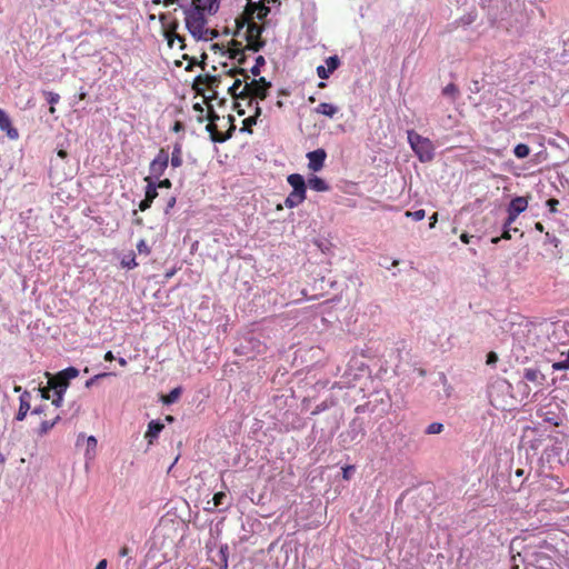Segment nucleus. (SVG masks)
Listing matches in <instances>:
<instances>
[{
    "label": "nucleus",
    "mask_w": 569,
    "mask_h": 569,
    "mask_svg": "<svg viewBox=\"0 0 569 569\" xmlns=\"http://www.w3.org/2000/svg\"><path fill=\"white\" fill-rule=\"evenodd\" d=\"M219 9V0H191L184 10V23L196 40H211L216 33L208 27L207 19Z\"/></svg>",
    "instance_id": "nucleus-1"
},
{
    "label": "nucleus",
    "mask_w": 569,
    "mask_h": 569,
    "mask_svg": "<svg viewBox=\"0 0 569 569\" xmlns=\"http://www.w3.org/2000/svg\"><path fill=\"white\" fill-rule=\"evenodd\" d=\"M537 508L546 512H560L569 508V488H563L558 478L545 477L535 490Z\"/></svg>",
    "instance_id": "nucleus-2"
},
{
    "label": "nucleus",
    "mask_w": 569,
    "mask_h": 569,
    "mask_svg": "<svg viewBox=\"0 0 569 569\" xmlns=\"http://www.w3.org/2000/svg\"><path fill=\"white\" fill-rule=\"evenodd\" d=\"M270 82H267L264 78L252 79L242 83L240 79H236L228 91L233 98L248 99L249 106L253 107L259 104L260 100H263L269 91Z\"/></svg>",
    "instance_id": "nucleus-3"
},
{
    "label": "nucleus",
    "mask_w": 569,
    "mask_h": 569,
    "mask_svg": "<svg viewBox=\"0 0 569 569\" xmlns=\"http://www.w3.org/2000/svg\"><path fill=\"white\" fill-rule=\"evenodd\" d=\"M526 557L538 569H552L560 557V552L551 543L542 541L526 551Z\"/></svg>",
    "instance_id": "nucleus-4"
},
{
    "label": "nucleus",
    "mask_w": 569,
    "mask_h": 569,
    "mask_svg": "<svg viewBox=\"0 0 569 569\" xmlns=\"http://www.w3.org/2000/svg\"><path fill=\"white\" fill-rule=\"evenodd\" d=\"M244 12L241 17L240 28L247 26L251 34H259L261 28L256 23V20H263L270 12L267 0H247Z\"/></svg>",
    "instance_id": "nucleus-5"
},
{
    "label": "nucleus",
    "mask_w": 569,
    "mask_h": 569,
    "mask_svg": "<svg viewBox=\"0 0 569 569\" xmlns=\"http://www.w3.org/2000/svg\"><path fill=\"white\" fill-rule=\"evenodd\" d=\"M408 142L415 154L421 162L432 160L435 156V146L429 138L422 137L413 130L407 132Z\"/></svg>",
    "instance_id": "nucleus-6"
},
{
    "label": "nucleus",
    "mask_w": 569,
    "mask_h": 569,
    "mask_svg": "<svg viewBox=\"0 0 569 569\" xmlns=\"http://www.w3.org/2000/svg\"><path fill=\"white\" fill-rule=\"evenodd\" d=\"M169 163V154L167 151L161 149L154 159L151 161L149 166L150 174L147 178H153L154 180H159L160 177L164 173Z\"/></svg>",
    "instance_id": "nucleus-7"
},
{
    "label": "nucleus",
    "mask_w": 569,
    "mask_h": 569,
    "mask_svg": "<svg viewBox=\"0 0 569 569\" xmlns=\"http://www.w3.org/2000/svg\"><path fill=\"white\" fill-rule=\"evenodd\" d=\"M528 208V200L527 198L525 197H516L513 198L509 206H508V219H507V224L508 226H511L516 219L518 218V216L522 212H525Z\"/></svg>",
    "instance_id": "nucleus-8"
},
{
    "label": "nucleus",
    "mask_w": 569,
    "mask_h": 569,
    "mask_svg": "<svg viewBox=\"0 0 569 569\" xmlns=\"http://www.w3.org/2000/svg\"><path fill=\"white\" fill-rule=\"evenodd\" d=\"M326 158L327 152L322 148L308 152V169L312 172L320 171L325 166Z\"/></svg>",
    "instance_id": "nucleus-9"
},
{
    "label": "nucleus",
    "mask_w": 569,
    "mask_h": 569,
    "mask_svg": "<svg viewBox=\"0 0 569 569\" xmlns=\"http://www.w3.org/2000/svg\"><path fill=\"white\" fill-rule=\"evenodd\" d=\"M79 376V370L74 367H68L59 371L54 377L49 379V385H64L68 388V382Z\"/></svg>",
    "instance_id": "nucleus-10"
},
{
    "label": "nucleus",
    "mask_w": 569,
    "mask_h": 569,
    "mask_svg": "<svg viewBox=\"0 0 569 569\" xmlns=\"http://www.w3.org/2000/svg\"><path fill=\"white\" fill-rule=\"evenodd\" d=\"M340 60L337 56L326 59L325 66L317 67V74L320 79H328L339 67Z\"/></svg>",
    "instance_id": "nucleus-11"
},
{
    "label": "nucleus",
    "mask_w": 569,
    "mask_h": 569,
    "mask_svg": "<svg viewBox=\"0 0 569 569\" xmlns=\"http://www.w3.org/2000/svg\"><path fill=\"white\" fill-rule=\"evenodd\" d=\"M287 182L292 188L291 192H295L303 198L307 197V186L305 178L299 173H291L287 177Z\"/></svg>",
    "instance_id": "nucleus-12"
},
{
    "label": "nucleus",
    "mask_w": 569,
    "mask_h": 569,
    "mask_svg": "<svg viewBox=\"0 0 569 569\" xmlns=\"http://www.w3.org/2000/svg\"><path fill=\"white\" fill-rule=\"evenodd\" d=\"M0 130L6 132L9 139L17 140L19 138L18 130L12 126L8 113L0 108Z\"/></svg>",
    "instance_id": "nucleus-13"
},
{
    "label": "nucleus",
    "mask_w": 569,
    "mask_h": 569,
    "mask_svg": "<svg viewBox=\"0 0 569 569\" xmlns=\"http://www.w3.org/2000/svg\"><path fill=\"white\" fill-rule=\"evenodd\" d=\"M81 439L84 440V442H86L84 458L87 460H93L97 456V446H98L97 438L94 436L84 437V435H79L78 442Z\"/></svg>",
    "instance_id": "nucleus-14"
},
{
    "label": "nucleus",
    "mask_w": 569,
    "mask_h": 569,
    "mask_svg": "<svg viewBox=\"0 0 569 569\" xmlns=\"http://www.w3.org/2000/svg\"><path fill=\"white\" fill-rule=\"evenodd\" d=\"M30 398L31 395L28 391H23L19 398V410L17 412L16 419L18 421H22L26 419L29 410H30Z\"/></svg>",
    "instance_id": "nucleus-15"
},
{
    "label": "nucleus",
    "mask_w": 569,
    "mask_h": 569,
    "mask_svg": "<svg viewBox=\"0 0 569 569\" xmlns=\"http://www.w3.org/2000/svg\"><path fill=\"white\" fill-rule=\"evenodd\" d=\"M338 111V106L330 102H321L313 110L315 113L325 116L329 119L335 118Z\"/></svg>",
    "instance_id": "nucleus-16"
},
{
    "label": "nucleus",
    "mask_w": 569,
    "mask_h": 569,
    "mask_svg": "<svg viewBox=\"0 0 569 569\" xmlns=\"http://www.w3.org/2000/svg\"><path fill=\"white\" fill-rule=\"evenodd\" d=\"M163 428L164 425L161 423L159 420H151L148 423V429L146 431L144 438L151 445L153 440L158 438L159 433L163 430Z\"/></svg>",
    "instance_id": "nucleus-17"
},
{
    "label": "nucleus",
    "mask_w": 569,
    "mask_h": 569,
    "mask_svg": "<svg viewBox=\"0 0 569 569\" xmlns=\"http://www.w3.org/2000/svg\"><path fill=\"white\" fill-rule=\"evenodd\" d=\"M307 183L311 190L317 192H326L330 189L329 184L318 176H311Z\"/></svg>",
    "instance_id": "nucleus-18"
},
{
    "label": "nucleus",
    "mask_w": 569,
    "mask_h": 569,
    "mask_svg": "<svg viewBox=\"0 0 569 569\" xmlns=\"http://www.w3.org/2000/svg\"><path fill=\"white\" fill-rule=\"evenodd\" d=\"M51 389L54 390L56 397L52 400V405L57 408L61 407L63 403V396L66 392V386L64 385H49Z\"/></svg>",
    "instance_id": "nucleus-19"
},
{
    "label": "nucleus",
    "mask_w": 569,
    "mask_h": 569,
    "mask_svg": "<svg viewBox=\"0 0 569 569\" xmlns=\"http://www.w3.org/2000/svg\"><path fill=\"white\" fill-rule=\"evenodd\" d=\"M147 183L146 186V198L151 199L152 201L158 197V187L157 181L153 178H144Z\"/></svg>",
    "instance_id": "nucleus-20"
},
{
    "label": "nucleus",
    "mask_w": 569,
    "mask_h": 569,
    "mask_svg": "<svg viewBox=\"0 0 569 569\" xmlns=\"http://www.w3.org/2000/svg\"><path fill=\"white\" fill-rule=\"evenodd\" d=\"M525 379L530 381V382H535L537 385H541L542 383V380H543V377L542 375L540 373L539 370L537 369H533V368H527L525 370Z\"/></svg>",
    "instance_id": "nucleus-21"
},
{
    "label": "nucleus",
    "mask_w": 569,
    "mask_h": 569,
    "mask_svg": "<svg viewBox=\"0 0 569 569\" xmlns=\"http://www.w3.org/2000/svg\"><path fill=\"white\" fill-rule=\"evenodd\" d=\"M253 110L254 113L243 120V130H247L248 132L251 131L250 127L257 123V119L261 114V108L258 106V103L253 106Z\"/></svg>",
    "instance_id": "nucleus-22"
},
{
    "label": "nucleus",
    "mask_w": 569,
    "mask_h": 569,
    "mask_svg": "<svg viewBox=\"0 0 569 569\" xmlns=\"http://www.w3.org/2000/svg\"><path fill=\"white\" fill-rule=\"evenodd\" d=\"M305 200H306V198H303L295 192H290L284 200V206L289 209H292V208L300 206Z\"/></svg>",
    "instance_id": "nucleus-23"
},
{
    "label": "nucleus",
    "mask_w": 569,
    "mask_h": 569,
    "mask_svg": "<svg viewBox=\"0 0 569 569\" xmlns=\"http://www.w3.org/2000/svg\"><path fill=\"white\" fill-rule=\"evenodd\" d=\"M59 420H60V416H56V418L51 421H48V420L42 421L38 429V435L43 436V435L48 433L56 426V423Z\"/></svg>",
    "instance_id": "nucleus-24"
},
{
    "label": "nucleus",
    "mask_w": 569,
    "mask_h": 569,
    "mask_svg": "<svg viewBox=\"0 0 569 569\" xmlns=\"http://www.w3.org/2000/svg\"><path fill=\"white\" fill-rule=\"evenodd\" d=\"M181 395V388H174L172 389L167 396L162 397V402L164 405H171L176 402Z\"/></svg>",
    "instance_id": "nucleus-25"
},
{
    "label": "nucleus",
    "mask_w": 569,
    "mask_h": 569,
    "mask_svg": "<svg viewBox=\"0 0 569 569\" xmlns=\"http://www.w3.org/2000/svg\"><path fill=\"white\" fill-rule=\"evenodd\" d=\"M170 163L173 168H178L182 164L181 148L179 146H176L173 148V151H172V154L170 158Z\"/></svg>",
    "instance_id": "nucleus-26"
},
{
    "label": "nucleus",
    "mask_w": 569,
    "mask_h": 569,
    "mask_svg": "<svg viewBox=\"0 0 569 569\" xmlns=\"http://www.w3.org/2000/svg\"><path fill=\"white\" fill-rule=\"evenodd\" d=\"M513 153L517 158L523 159L529 156L530 148L525 143H518L513 149Z\"/></svg>",
    "instance_id": "nucleus-27"
},
{
    "label": "nucleus",
    "mask_w": 569,
    "mask_h": 569,
    "mask_svg": "<svg viewBox=\"0 0 569 569\" xmlns=\"http://www.w3.org/2000/svg\"><path fill=\"white\" fill-rule=\"evenodd\" d=\"M121 266L126 269H133L138 266L136 261V257L133 252H130L129 254L124 256L121 259Z\"/></svg>",
    "instance_id": "nucleus-28"
},
{
    "label": "nucleus",
    "mask_w": 569,
    "mask_h": 569,
    "mask_svg": "<svg viewBox=\"0 0 569 569\" xmlns=\"http://www.w3.org/2000/svg\"><path fill=\"white\" fill-rule=\"evenodd\" d=\"M552 369L555 371L569 370V349L563 359L552 363Z\"/></svg>",
    "instance_id": "nucleus-29"
},
{
    "label": "nucleus",
    "mask_w": 569,
    "mask_h": 569,
    "mask_svg": "<svg viewBox=\"0 0 569 569\" xmlns=\"http://www.w3.org/2000/svg\"><path fill=\"white\" fill-rule=\"evenodd\" d=\"M44 94H46L47 101L51 104L50 110H49L50 113H54L56 109L53 106L59 102L60 96L58 93L51 92V91L44 92Z\"/></svg>",
    "instance_id": "nucleus-30"
},
{
    "label": "nucleus",
    "mask_w": 569,
    "mask_h": 569,
    "mask_svg": "<svg viewBox=\"0 0 569 569\" xmlns=\"http://www.w3.org/2000/svg\"><path fill=\"white\" fill-rule=\"evenodd\" d=\"M405 216L407 218H411L415 221H421L426 217V211L423 209H419V210H416V211H406Z\"/></svg>",
    "instance_id": "nucleus-31"
},
{
    "label": "nucleus",
    "mask_w": 569,
    "mask_h": 569,
    "mask_svg": "<svg viewBox=\"0 0 569 569\" xmlns=\"http://www.w3.org/2000/svg\"><path fill=\"white\" fill-rule=\"evenodd\" d=\"M442 430H443V425L441 422H432L427 427L426 433L438 435V433L442 432Z\"/></svg>",
    "instance_id": "nucleus-32"
},
{
    "label": "nucleus",
    "mask_w": 569,
    "mask_h": 569,
    "mask_svg": "<svg viewBox=\"0 0 569 569\" xmlns=\"http://www.w3.org/2000/svg\"><path fill=\"white\" fill-rule=\"evenodd\" d=\"M167 40H168V44L170 48H173L176 46V43L179 44V48H182L181 46V37L179 34H174V33H171V32H168L167 33Z\"/></svg>",
    "instance_id": "nucleus-33"
},
{
    "label": "nucleus",
    "mask_w": 569,
    "mask_h": 569,
    "mask_svg": "<svg viewBox=\"0 0 569 569\" xmlns=\"http://www.w3.org/2000/svg\"><path fill=\"white\" fill-rule=\"evenodd\" d=\"M137 250L139 253H143V254H149L150 253V248L149 246L147 244V242L141 239L138 243H137Z\"/></svg>",
    "instance_id": "nucleus-34"
},
{
    "label": "nucleus",
    "mask_w": 569,
    "mask_h": 569,
    "mask_svg": "<svg viewBox=\"0 0 569 569\" xmlns=\"http://www.w3.org/2000/svg\"><path fill=\"white\" fill-rule=\"evenodd\" d=\"M109 375H110V373L103 372V373H98V375L93 376L91 379H89V380H87V381H86V388H90V387H92V386H93V383H94L97 380H99V379H101V378H104V377H107V376H109Z\"/></svg>",
    "instance_id": "nucleus-35"
},
{
    "label": "nucleus",
    "mask_w": 569,
    "mask_h": 569,
    "mask_svg": "<svg viewBox=\"0 0 569 569\" xmlns=\"http://www.w3.org/2000/svg\"><path fill=\"white\" fill-rule=\"evenodd\" d=\"M226 498V493L220 491V492H217L213 498H212V501H213V507H218L222 503L223 499Z\"/></svg>",
    "instance_id": "nucleus-36"
},
{
    "label": "nucleus",
    "mask_w": 569,
    "mask_h": 569,
    "mask_svg": "<svg viewBox=\"0 0 569 569\" xmlns=\"http://www.w3.org/2000/svg\"><path fill=\"white\" fill-rule=\"evenodd\" d=\"M207 130L211 132V138L213 141L223 142L226 140L222 136L213 133V124L209 123L207 126Z\"/></svg>",
    "instance_id": "nucleus-37"
},
{
    "label": "nucleus",
    "mask_w": 569,
    "mask_h": 569,
    "mask_svg": "<svg viewBox=\"0 0 569 569\" xmlns=\"http://www.w3.org/2000/svg\"><path fill=\"white\" fill-rule=\"evenodd\" d=\"M151 203H152V200L144 197V199L139 204V209L141 211H144L150 208Z\"/></svg>",
    "instance_id": "nucleus-38"
},
{
    "label": "nucleus",
    "mask_w": 569,
    "mask_h": 569,
    "mask_svg": "<svg viewBox=\"0 0 569 569\" xmlns=\"http://www.w3.org/2000/svg\"><path fill=\"white\" fill-rule=\"evenodd\" d=\"M171 186L172 184H171V181L169 179H163V180H158L157 181V187L158 188H167V189H169V188H171Z\"/></svg>",
    "instance_id": "nucleus-39"
},
{
    "label": "nucleus",
    "mask_w": 569,
    "mask_h": 569,
    "mask_svg": "<svg viewBox=\"0 0 569 569\" xmlns=\"http://www.w3.org/2000/svg\"><path fill=\"white\" fill-rule=\"evenodd\" d=\"M547 204L550 208V210L555 212L557 210V206L559 204V202L556 199H550L547 201Z\"/></svg>",
    "instance_id": "nucleus-40"
},
{
    "label": "nucleus",
    "mask_w": 569,
    "mask_h": 569,
    "mask_svg": "<svg viewBox=\"0 0 569 569\" xmlns=\"http://www.w3.org/2000/svg\"><path fill=\"white\" fill-rule=\"evenodd\" d=\"M498 360V357L495 352H490L487 357V363L492 365Z\"/></svg>",
    "instance_id": "nucleus-41"
},
{
    "label": "nucleus",
    "mask_w": 569,
    "mask_h": 569,
    "mask_svg": "<svg viewBox=\"0 0 569 569\" xmlns=\"http://www.w3.org/2000/svg\"><path fill=\"white\" fill-rule=\"evenodd\" d=\"M502 238L503 239H510L511 238L510 226H508L507 222L505 223V230H503V233H502Z\"/></svg>",
    "instance_id": "nucleus-42"
},
{
    "label": "nucleus",
    "mask_w": 569,
    "mask_h": 569,
    "mask_svg": "<svg viewBox=\"0 0 569 569\" xmlns=\"http://www.w3.org/2000/svg\"><path fill=\"white\" fill-rule=\"evenodd\" d=\"M176 204V198L171 197L167 203L166 212H169Z\"/></svg>",
    "instance_id": "nucleus-43"
},
{
    "label": "nucleus",
    "mask_w": 569,
    "mask_h": 569,
    "mask_svg": "<svg viewBox=\"0 0 569 569\" xmlns=\"http://www.w3.org/2000/svg\"><path fill=\"white\" fill-rule=\"evenodd\" d=\"M437 221H438V214H437V213H433V214L430 217L429 228H430V229L435 228V226H436Z\"/></svg>",
    "instance_id": "nucleus-44"
},
{
    "label": "nucleus",
    "mask_w": 569,
    "mask_h": 569,
    "mask_svg": "<svg viewBox=\"0 0 569 569\" xmlns=\"http://www.w3.org/2000/svg\"><path fill=\"white\" fill-rule=\"evenodd\" d=\"M443 92L446 94H451L456 92V87L453 84H449L445 88Z\"/></svg>",
    "instance_id": "nucleus-45"
},
{
    "label": "nucleus",
    "mask_w": 569,
    "mask_h": 569,
    "mask_svg": "<svg viewBox=\"0 0 569 569\" xmlns=\"http://www.w3.org/2000/svg\"><path fill=\"white\" fill-rule=\"evenodd\" d=\"M94 569H107V560H106V559L100 560V561L97 563V566H96V568H94Z\"/></svg>",
    "instance_id": "nucleus-46"
},
{
    "label": "nucleus",
    "mask_w": 569,
    "mask_h": 569,
    "mask_svg": "<svg viewBox=\"0 0 569 569\" xmlns=\"http://www.w3.org/2000/svg\"><path fill=\"white\" fill-rule=\"evenodd\" d=\"M471 238H472V237H471V236H468L467 233H462V234L460 236V240H461L463 243H469Z\"/></svg>",
    "instance_id": "nucleus-47"
},
{
    "label": "nucleus",
    "mask_w": 569,
    "mask_h": 569,
    "mask_svg": "<svg viewBox=\"0 0 569 569\" xmlns=\"http://www.w3.org/2000/svg\"><path fill=\"white\" fill-rule=\"evenodd\" d=\"M113 359H114V356H113L112 351H107V352L104 353V360H107V361H111V360H113Z\"/></svg>",
    "instance_id": "nucleus-48"
},
{
    "label": "nucleus",
    "mask_w": 569,
    "mask_h": 569,
    "mask_svg": "<svg viewBox=\"0 0 569 569\" xmlns=\"http://www.w3.org/2000/svg\"><path fill=\"white\" fill-rule=\"evenodd\" d=\"M352 470V467L348 466L343 468V478L349 479V472Z\"/></svg>",
    "instance_id": "nucleus-49"
},
{
    "label": "nucleus",
    "mask_w": 569,
    "mask_h": 569,
    "mask_svg": "<svg viewBox=\"0 0 569 569\" xmlns=\"http://www.w3.org/2000/svg\"><path fill=\"white\" fill-rule=\"evenodd\" d=\"M216 507H213V501H208L207 507H204V510L207 511H213Z\"/></svg>",
    "instance_id": "nucleus-50"
},
{
    "label": "nucleus",
    "mask_w": 569,
    "mask_h": 569,
    "mask_svg": "<svg viewBox=\"0 0 569 569\" xmlns=\"http://www.w3.org/2000/svg\"><path fill=\"white\" fill-rule=\"evenodd\" d=\"M40 391H41L42 398H44V399H49L50 398L48 389H40Z\"/></svg>",
    "instance_id": "nucleus-51"
},
{
    "label": "nucleus",
    "mask_w": 569,
    "mask_h": 569,
    "mask_svg": "<svg viewBox=\"0 0 569 569\" xmlns=\"http://www.w3.org/2000/svg\"><path fill=\"white\" fill-rule=\"evenodd\" d=\"M43 412V409L41 407L34 408L31 413L32 415H41Z\"/></svg>",
    "instance_id": "nucleus-52"
},
{
    "label": "nucleus",
    "mask_w": 569,
    "mask_h": 569,
    "mask_svg": "<svg viewBox=\"0 0 569 569\" xmlns=\"http://www.w3.org/2000/svg\"><path fill=\"white\" fill-rule=\"evenodd\" d=\"M128 552H129V551H128V548H126V547H123V548L119 551V553H120V556H121V557H126V556H128Z\"/></svg>",
    "instance_id": "nucleus-53"
},
{
    "label": "nucleus",
    "mask_w": 569,
    "mask_h": 569,
    "mask_svg": "<svg viewBox=\"0 0 569 569\" xmlns=\"http://www.w3.org/2000/svg\"><path fill=\"white\" fill-rule=\"evenodd\" d=\"M118 362L121 367H126L127 366V360L124 358H118Z\"/></svg>",
    "instance_id": "nucleus-54"
},
{
    "label": "nucleus",
    "mask_w": 569,
    "mask_h": 569,
    "mask_svg": "<svg viewBox=\"0 0 569 569\" xmlns=\"http://www.w3.org/2000/svg\"><path fill=\"white\" fill-rule=\"evenodd\" d=\"M58 156H59L60 158H66V157H67V152H66L64 150H59V151H58Z\"/></svg>",
    "instance_id": "nucleus-55"
},
{
    "label": "nucleus",
    "mask_w": 569,
    "mask_h": 569,
    "mask_svg": "<svg viewBox=\"0 0 569 569\" xmlns=\"http://www.w3.org/2000/svg\"><path fill=\"white\" fill-rule=\"evenodd\" d=\"M490 399H491V403H492L493 406H496V407H500V405H499V403H497V401L495 400V398H493L492 393L490 395Z\"/></svg>",
    "instance_id": "nucleus-56"
},
{
    "label": "nucleus",
    "mask_w": 569,
    "mask_h": 569,
    "mask_svg": "<svg viewBox=\"0 0 569 569\" xmlns=\"http://www.w3.org/2000/svg\"><path fill=\"white\" fill-rule=\"evenodd\" d=\"M308 101H309L310 103H313V102L316 101V98H315L313 96H310V97L308 98Z\"/></svg>",
    "instance_id": "nucleus-57"
},
{
    "label": "nucleus",
    "mask_w": 569,
    "mask_h": 569,
    "mask_svg": "<svg viewBox=\"0 0 569 569\" xmlns=\"http://www.w3.org/2000/svg\"><path fill=\"white\" fill-rule=\"evenodd\" d=\"M251 71H252L253 74H258L259 69H258V67H253Z\"/></svg>",
    "instance_id": "nucleus-58"
},
{
    "label": "nucleus",
    "mask_w": 569,
    "mask_h": 569,
    "mask_svg": "<svg viewBox=\"0 0 569 569\" xmlns=\"http://www.w3.org/2000/svg\"><path fill=\"white\" fill-rule=\"evenodd\" d=\"M499 387L503 389V388H507L508 385H507V382L502 381L501 383H499Z\"/></svg>",
    "instance_id": "nucleus-59"
},
{
    "label": "nucleus",
    "mask_w": 569,
    "mask_h": 569,
    "mask_svg": "<svg viewBox=\"0 0 569 569\" xmlns=\"http://www.w3.org/2000/svg\"><path fill=\"white\" fill-rule=\"evenodd\" d=\"M166 421H168V422H172V421H173V417H172V416H167V417H166Z\"/></svg>",
    "instance_id": "nucleus-60"
},
{
    "label": "nucleus",
    "mask_w": 569,
    "mask_h": 569,
    "mask_svg": "<svg viewBox=\"0 0 569 569\" xmlns=\"http://www.w3.org/2000/svg\"><path fill=\"white\" fill-rule=\"evenodd\" d=\"M536 228H537V230L541 231V230H542V224L538 222V223L536 224Z\"/></svg>",
    "instance_id": "nucleus-61"
},
{
    "label": "nucleus",
    "mask_w": 569,
    "mask_h": 569,
    "mask_svg": "<svg viewBox=\"0 0 569 569\" xmlns=\"http://www.w3.org/2000/svg\"><path fill=\"white\" fill-rule=\"evenodd\" d=\"M522 473H523V471H522V470H517V471H516V475H517L518 477H521V476H522Z\"/></svg>",
    "instance_id": "nucleus-62"
},
{
    "label": "nucleus",
    "mask_w": 569,
    "mask_h": 569,
    "mask_svg": "<svg viewBox=\"0 0 569 569\" xmlns=\"http://www.w3.org/2000/svg\"><path fill=\"white\" fill-rule=\"evenodd\" d=\"M318 87H319V88H325V87H326V83L321 81V82H319Z\"/></svg>",
    "instance_id": "nucleus-63"
},
{
    "label": "nucleus",
    "mask_w": 569,
    "mask_h": 569,
    "mask_svg": "<svg viewBox=\"0 0 569 569\" xmlns=\"http://www.w3.org/2000/svg\"><path fill=\"white\" fill-rule=\"evenodd\" d=\"M173 274H174V271H170V272H168V273H167V278H170V277H172Z\"/></svg>",
    "instance_id": "nucleus-64"
}]
</instances>
